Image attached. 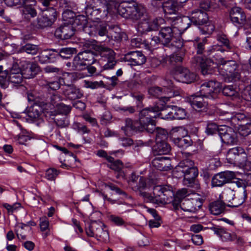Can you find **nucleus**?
Instances as JSON below:
<instances>
[{
  "label": "nucleus",
  "instance_id": "ddd939ff",
  "mask_svg": "<svg viewBox=\"0 0 251 251\" xmlns=\"http://www.w3.org/2000/svg\"><path fill=\"white\" fill-rule=\"evenodd\" d=\"M219 136L222 142L228 145H233L238 141L237 133L234 130L225 125H221Z\"/></svg>",
  "mask_w": 251,
  "mask_h": 251
},
{
  "label": "nucleus",
  "instance_id": "423d86ee",
  "mask_svg": "<svg viewBox=\"0 0 251 251\" xmlns=\"http://www.w3.org/2000/svg\"><path fill=\"white\" fill-rule=\"evenodd\" d=\"M187 26L182 27L183 29H187L193 24L195 25H201L207 24L209 19L207 14L201 9H196L191 11L189 16L176 18Z\"/></svg>",
  "mask_w": 251,
  "mask_h": 251
},
{
  "label": "nucleus",
  "instance_id": "7ed1b4c3",
  "mask_svg": "<svg viewBox=\"0 0 251 251\" xmlns=\"http://www.w3.org/2000/svg\"><path fill=\"white\" fill-rule=\"evenodd\" d=\"M207 41L206 38H204L201 41L194 43V47L198 55L194 56L191 60L192 64L201 68V72L204 76L212 73L211 66L214 64L212 60L205 56V45Z\"/></svg>",
  "mask_w": 251,
  "mask_h": 251
},
{
  "label": "nucleus",
  "instance_id": "412c9836",
  "mask_svg": "<svg viewBox=\"0 0 251 251\" xmlns=\"http://www.w3.org/2000/svg\"><path fill=\"white\" fill-rule=\"evenodd\" d=\"M58 54L56 49H47L41 52L37 58L41 64L53 63L58 59Z\"/></svg>",
  "mask_w": 251,
  "mask_h": 251
},
{
  "label": "nucleus",
  "instance_id": "13d9d810",
  "mask_svg": "<svg viewBox=\"0 0 251 251\" xmlns=\"http://www.w3.org/2000/svg\"><path fill=\"white\" fill-rule=\"evenodd\" d=\"M59 171L54 168H50L46 171L45 177L50 181L55 180Z\"/></svg>",
  "mask_w": 251,
  "mask_h": 251
},
{
  "label": "nucleus",
  "instance_id": "6e6d98bb",
  "mask_svg": "<svg viewBox=\"0 0 251 251\" xmlns=\"http://www.w3.org/2000/svg\"><path fill=\"white\" fill-rule=\"evenodd\" d=\"M110 164L107 165V167L110 169L119 172L124 167V164L121 160L119 159L115 160L113 157V160L111 162H108Z\"/></svg>",
  "mask_w": 251,
  "mask_h": 251
},
{
  "label": "nucleus",
  "instance_id": "774afa93",
  "mask_svg": "<svg viewBox=\"0 0 251 251\" xmlns=\"http://www.w3.org/2000/svg\"><path fill=\"white\" fill-rule=\"evenodd\" d=\"M148 92L153 97L159 98L162 95V89L159 87H152L149 89Z\"/></svg>",
  "mask_w": 251,
  "mask_h": 251
},
{
  "label": "nucleus",
  "instance_id": "338daca9",
  "mask_svg": "<svg viewBox=\"0 0 251 251\" xmlns=\"http://www.w3.org/2000/svg\"><path fill=\"white\" fill-rule=\"evenodd\" d=\"M62 82H63L62 79H57L54 81H49L47 84L50 89L56 90L60 87L61 85L64 86V84H62Z\"/></svg>",
  "mask_w": 251,
  "mask_h": 251
},
{
  "label": "nucleus",
  "instance_id": "37998d69",
  "mask_svg": "<svg viewBox=\"0 0 251 251\" xmlns=\"http://www.w3.org/2000/svg\"><path fill=\"white\" fill-rule=\"evenodd\" d=\"M174 143L179 148H185L192 144V141L190 136H186L182 137H174Z\"/></svg>",
  "mask_w": 251,
  "mask_h": 251
},
{
  "label": "nucleus",
  "instance_id": "0eeeda50",
  "mask_svg": "<svg viewBox=\"0 0 251 251\" xmlns=\"http://www.w3.org/2000/svg\"><path fill=\"white\" fill-rule=\"evenodd\" d=\"M56 19V9L53 7H49L43 10L42 16L37 18L34 25L38 29H43L51 26Z\"/></svg>",
  "mask_w": 251,
  "mask_h": 251
},
{
  "label": "nucleus",
  "instance_id": "9d476101",
  "mask_svg": "<svg viewBox=\"0 0 251 251\" xmlns=\"http://www.w3.org/2000/svg\"><path fill=\"white\" fill-rule=\"evenodd\" d=\"M79 59L85 62L87 65H89V68L87 70H85L82 76H95L97 75V69L92 65L95 63L97 59L96 56H97V53L94 51L90 50H85L83 51L79 52L77 55Z\"/></svg>",
  "mask_w": 251,
  "mask_h": 251
},
{
  "label": "nucleus",
  "instance_id": "f8f14e48",
  "mask_svg": "<svg viewBox=\"0 0 251 251\" xmlns=\"http://www.w3.org/2000/svg\"><path fill=\"white\" fill-rule=\"evenodd\" d=\"M226 159L230 164L244 165L247 161V154L243 148L236 147L228 151Z\"/></svg>",
  "mask_w": 251,
  "mask_h": 251
},
{
  "label": "nucleus",
  "instance_id": "f03ea898",
  "mask_svg": "<svg viewBox=\"0 0 251 251\" xmlns=\"http://www.w3.org/2000/svg\"><path fill=\"white\" fill-rule=\"evenodd\" d=\"M135 0H120L115 3L116 6L119 4L117 11L119 14L126 19L138 20L146 14L145 8L141 5L135 3Z\"/></svg>",
  "mask_w": 251,
  "mask_h": 251
},
{
  "label": "nucleus",
  "instance_id": "a211bd4d",
  "mask_svg": "<svg viewBox=\"0 0 251 251\" xmlns=\"http://www.w3.org/2000/svg\"><path fill=\"white\" fill-rule=\"evenodd\" d=\"M30 62L27 60H17V62L13 63L9 71V78H23L25 66H28Z\"/></svg>",
  "mask_w": 251,
  "mask_h": 251
},
{
  "label": "nucleus",
  "instance_id": "e433bc0d",
  "mask_svg": "<svg viewBox=\"0 0 251 251\" xmlns=\"http://www.w3.org/2000/svg\"><path fill=\"white\" fill-rule=\"evenodd\" d=\"M26 68H24L23 78H33L41 73L40 67L36 64L32 63L29 68L26 66Z\"/></svg>",
  "mask_w": 251,
  "mask_h": 251
},
{
  "label": "nucleus",
  "instance_id": "6ab92c4d",
  "mask_svg": "<svg viewBox=\"0 0 251 251\" xmlns=\"http://www.w3.org/2000/svg\"><path fill=\"white\" fill-rule=\"evenodd\" d=\"M75 31L72 24L64 23L56 29L54 36L58 39L66 40L71 38L75 34Z\"/></svg>",
  "mask_w": 251,
  "mask_h": 251
},
{
  "label": "nucleus",
  "instance_id": "f257e3e1",
  "mask_svg": "<svg viewBox=\"0 0 251 251\" xmlns=\"http://www.w3.org/2000/svg\"><path fill=\"white\" fill-rule=\"evenodd\" d=\"M187 191L182 189L177 192V196L174 197L172 187L169 185H157L153 187L152 193L144 192L141 195L150 202L164 205L172 202L173 209L176 211L181 209L182 202L178 197H185L187 196Z\"/></svg>",
  "mask_w": 251,
  "mask_h": 251
},
{
  "label": "nucleus",
  "instance_id": "e2e57ef3",
  "mask_svg": "<svg viewBox=\"0 0 251 251\" xmlns=\"http://www.w3.org/2000/svg\"><path fill=\"white\" fill-rule=\"evenodd\" d=\"M146 184H146V178L145 177H143V176H140V178H139V181L138 183L136 186H134V190L135 191L139 190V191H140V195L141 196H142L147 201L150 202L149 201H148L147 200V199L146 198L144 197L141 195V193H142L143 192H141V190H140L141 189L145 188L146 187ZM144 192H144L143 193H144Z\"/></svg>",
  "mask_w": 251,
  "mask_h": 251
},
{
  "label": "nucleus",
  "instance_id": "a878e982",
  "mask_svg": "<svg viewBox=\"0 0 251 251\" xmlns=\"http://www.w3.org/2000/svg\"><path fill=\"white\" fill-rule=\"evenodd\" d=\"M73 67L76 70L81 71L69 73L70 74H74V75L72 76L70 78H83L85 76H82L81 74H83L85 70H87L89 68V65H87V63L82 60L79 59L78 56L77 55L74 59Z\"/></svg>",
  "mask_w": 251,
  "mask_h": 251
},
{
  "label": "nucleus",
  "instance_id": "4be33fe9",
  "mask_svg": "<svg viewBox=\"0 0 251 251\" xmlns=\"http://www.w3.org/2000/svg\"><path fill=\"white\" fill-rule=\"evenodd\" d=\"M158 19L152 20L143 19L140 22L137 26L138 31L142 34L152 31H156L159 28Z\"/></svg>",
  "mask_w": 251,
  "mask_h": 251
},
{
  "label": "nucleus",
  "instance_id": "79ce46f5",
  "mask_svg": "<svg viewBox=\"0 0 251 251\" xmlns=\"http://www.w3.org/2000/svg\"><path fill=\"white\" fill-rule=\"evenodd\" d=\"M161 39L160 36L151 35V41L146 40L143 43L145 49L151 51L158 44H161Z\"/></svg>",
  "mask_w": 251,
  "mask_h": 251
},
{
  "label": "nucleus",
  "instance_id": "c03bdc74",
  "mask_svg": "<svg viewBox=\"0 0 251 251\" xmlns=\"http://www.w3.org/2000/svg\"><path fill=\"white\" fill-rule=\"evenodd\" d=\"M153 130L151 133H154L156 136V142L161 141H166L168 139V132L164 129L156 127L155 126L153 128Z\"/></svg>",
  "mask_w": 251,
  "mask_h": 251
},
{
  "label": "nucleus",
  "instance_id": "473e14b6",
  "mask_svg": "<svg viewBox=\"0 0 251 251\" xmlns=\"http://www.w3.org/2000/svg\"><path fill=\"white\" fill-rule=\"evenodd\" d=\"M118 79H110V83H107L104 84L102 81H94L85 80L84 86L86 88L96 89L100 87H104L108 90H112L117 84Z\"/></svg>",
  "mask_w": 251,
  "mask_h": 251
},
{
  "label": "nucleus",
  "instance_id": "6e6552de",
  "mask_svg": "<svg viewBox=\"0 0 251 251\" xmlns=\"http://www.w3.org/2000/svg\"><path fill=\"white\" fill-rule=\"evenodd\" d=\"M221 66L220 67L219 73L223 76V78H240L238 65L234 60H224L221 58L220 60Z\"/></svg>",
  "mask_w": 251,
  "mask_h": 251
},
{
  "label": "nucleus",
  "instance_id": "aec40b11",
  "mask_svg": "<svg viewBox=\"0 0 251 251\" xmlns=\"http://www.w3.org/2000/svg\"><path fill=\"white\" fill-rule=\"evenodd\" d=\"M64 82L63 92L65 97L71 100L80 99L83 96V94L79 89L77 88L72 82L66 84L64 79H62Z\"/></svg>",
  "mask_w": 251,
  "mask_h": 251
},
{
  "label": "nucleus",
  "instance_id": "b1692460",
  "mask_svg": "<svg viewBox=\"0 0 251 251\" xmlns=\"http://www.w3.org/2000/svg\"><path fill=\"white\" fill-rule=\"evenodd\" d=\"M199 199H184L181 205V210L185 212L195 213L201 206Z\"/></svg>",
  "mask_w": 251,
  "mask_h": 251
},
{
  "label": "nucleus",
  "instance_id": "3c124183",
  "mask_svg": "<svg viewBox=\"0 0 251 251\" xmlns=\"http://www.w3.org/2000/svg\"><path fill=\"white\" fill-rule=\"evenodd\" d=\"M21 12L23 17L27 20L36 17L37 15L35 8H21Z\"/></svg>",
  "mask_w": 251,
  "mask_h": 251
},
{
  "label": "nucleus",
  "instance_id": "8fccbe9b",
  "mask_svg": "<svg viewBox=\"0 0 251 251\" xmlns=\"http://www.w3.org/2000/svg\"><path fill=\"white\" fill-rule=\"evenodd\" d=\"M98 240L103 242H107L109 240V235L105 226L101 227L95 237Z\"/></svg>",
  "mask_w": 251,
  "mask_h": 251
},
{
  "label": "nucleus",
  "instance_id": "dca6fc26",
  "mask_svg": "<svg viewBox=\"0 0 251 251\" xmlns=\"http://www.w3.org/2000/svg\"><path fill=\"white\" fill-rule=\"evenodd\" d=\"M115 4L108 0H100L97 10L94 11L95 16L93 20L104 19L107 16L110 10L113 7H116Z\"/></svg>",
  "mask_w": 251,
  "mask_h": 251
},
{
  "label": "nucleus",
  "instance_id": "2eb2a0df",
  "mask_svg": "<svg viewBox=\"0 0 251 251\" xmlns=\"http://www.w3.org/2000/svg\"><path fill=\"white\" fill-rule=\"evenodd\" d=\"M100 54L102 59L105 62L103 66V70L113 69L117 62L115 58L116 54L113 50L109 48H103L101 50Z\"/></svg>",
  "mask_w": 251,
  "mask_h": 251
},
{
  "label": "nucleus",
  "instance_id": "1a4fd4ad",
  "mask_svg": "<svg viewBox=\"0 0 251 251\" xmlns=\"http://www.w3.org/2000/svg\"><path fill=\"white\" fill-rule=\"evenodd\" d=\"M108 24L104 22L93 21L89 23L83 27V32L90 36H104L109 37L107 29Z\"/></svg>",
  "mask_w": 251,
  "mask_h": 251
},
{
  "label": "nucleus",
  "instance_id": "58836bf2",
  "mask_svg": "<svg viewBox=\"0 0 251 251\" xmlns=\"http://www.w3.org/2000/svg\"><path fill=\"white\" fill-rule=\"evenodd\" d=\"M104 226V225L100 222L93 221L89 224L88 227L86 228V233L89 237H95L100 227Z\"/></svg>",
  "mask_w": 251,
  "mask_h": 251
},
{
  "label": "nucleus",
  "instance_id": "a18cd8bd",
  "mask_svg": "<svg viewBox=\"0 0 251 251\" xmlns=\"http://www.w3.org/2000/svg\"><path fill=\"white\" fill-rule=\"evenodd\" d=\"M46 73H56L59 75H61L58 77V78H62L63 77H71L72 76L74 75V74H70L68 72H64L63 70L59 69L58 68L54 67L53 66H47L44 68Z\"/></svg>",
  "mask_w": 251,
  "mask_h": 251
},
{
  "label": "nucleus",
  "instance_id": "bf43d9fd",
  "mask_svg": "<svg viewBox=\"0 0 251 251\" xmlns=\"http://www.w3.org/2000/svg\"><path fill=\"white\" fill-rule=\"evenodd\" d=\"M217 40L220 42L227 50L231 49V45L226 36L222 33H219L217 35Z\"/></svg>",
  "mask_w": 251,
  "mask_h": 251
},
{
  "label": "nucleus",
  "instance_id": "c85d7f7f",
  "mask_svg": "<svg viewBox=\"0 0 251 251\" xmlns=\"http://www.w3.org/2000/svg\"><path fill=\"white\" fill-rule=\"evenodd\" d=\"M158 7H160L161 10L164 12L167 18H170L168 17L169 15H176L178 10L177 3L173 0H168L164 2H160L158 5Z\"/></svg>",
  "mask_w": 251,
  "mask_h": 251
},
{
  "label": "nucleus",
  "instance_id": "f3484780",
  "mask_svg": "<svg viewBox=\"0 0 251 251\" xmlns=\"http://www.w3.org/2000/svg\"><path fill=\"white\" fill-rule=\"evenodd\" d=\"M125 62L131 66L141 65L146 61V57L140 51H129L124 57Z\"/></svg>",
  "mask_w": 251,
  "mask_h": 251
},
{
  "label": "nucleus",
  "instance_id": "393cba45",
  "mask_svg": "<svg viewBox=\"0 0 251 251\" xmlns=\"http://www.w3.org/2000/svg\"><path fill=\"white\" fill-rule=\"evenodd\" d=\"M210 229L224 242L233 241L236 238V235L234 233L230 232L227 229L222 226H212L210 227Z\"/></svg>",
  "mask_w": 251,
  "mask_h": 251
},
{
  "label": "nucleus",
  "instance_id": "f704fd0d",
  "mask_svg": "<svg viewBox=\"0 0 251 251\" xmlns=\"http://www.w3.org/2000/svg\"><path fill=\"white\" fill-rule=\"evenodd\" d=\"M208 208L211 214L214 215H220L224 212L226 203L222 200H216L209 204Z\"/></svg>",
  "mask_w": 251,
  "mask_h": 251
},
{
  "label": "nucleus",
  "instance_id": "052dcab7",
  "mask_svg": "<svg viewBox=\"0 0 251 251\" xmlns=\"http://www.w3.org/2000/svg\"><path fill=\"white\" fill-rule=\"evenodd\" d=\"M174 117L176 119H184L186 118L187 113L183 108L175 106L174 107Z\"/></svg>",
  "mask_w": 251,
  "mask_h": 251
},
{
  "label": "nucleus",
  "instance_id": "5701e85b",
  "mask_svg": "<svg viewBox=\"0 0 251 251\" xmlns=\"http://www.w3.org/2000/svg\"><path fill=\"white\" fill-rule=\"evenodd\" d=\"M199 170L197 167L196 168H194V169L191 170L185 174H183V184L187 187L194 188L195 189L199 188L200 185L197 180V177L199 175Z\"/></svg>",
  "mask_w": 251,
  "mask_h": 251
},
{
  "label": "nucleus",
  "instance_id": "20e7f679",
  "mask_svg": "<svg viewBox=\"0 0 251 251\" xmlns=\"http://www.w3.org/2000/svg\"><path fill=\"white\" fill-rule=\"evenodd\" d=\"M162 110V107L158 105L150 106L144 108L139 111V121L142 128L147 130L148 132H151L156 126L154 118L159 115Z\"/></svg>",
  "mask_w": 251,
  "mask_h": 251
},
{
  "label": "nucleus",
  "instance_id": "a19ab883",
  "mask_svg": "<svg viewBox=\"0 0 251 251\" xmlns=\"http://www.w3.org/2000/svg\"><path fill=\"white\" fill-rule=\"evenodd\" d=\"M53 120L56 125L60 128L67 127L70 124L68 117L61 114H55Z\"/></svg>",
  "mask_w": 251,
  "mask_h": 251
},
{
  "label": "nucleus",
  "instance_id": "cd10ccee",
  "mask_svg": "<svg viewBox=\"0 0 251 251\" xmlns=\"http://www.w3.org/2000/svg\"><path fill=\"white\" fill-rule=\"evenodd\" d=\"M187 101L196 110L201 111L207 108L208 102L204 100L202 96L192 95L188 97Z\"/></svg>",
  "mask_w": 251,
  "mask_h": 251
},
{
  "label": "nucleus",
  "instance_id": "c756f323",
  "mask_svg": "<svg viewBox=\"0 0 251 251\" xmlns=\"http://www.w3.org/2000/svg\"><path fill=\"white\" fill-rule=\"evenodd\" d=\"M247 198V191L245 188H242L236 191L231 203H228L226 206L229 207H237L241 205Z\"/></svg>",
  "mask_w": 251,
  "mask_h": 251
},
{
  "label": "nucleus",
  "instance_id": "680f3d73",
  "mask_svg": "<svg viewBox=\"0 0 251 251\" xmlns=\"http://www.w3.org/2000/svg\"><path fill=\"white\" fill-rule=\"evenodd\" d=\"M222 88H223V93L225 96L232 97L236 93L235 89L233 85L222 86Z\"/></svg>",
  "mask_w": 251,
  "mask_h": 251
},
{
  "label": "nucleus",
  "instance_id": "0e129e2a",
  "mask_svg": "<svg viewBox=\"0 0 251 251\" xmlns=\"http://www.w3.org/2000/svg\"><path fill=\"white\" fill-rule=\"evenodd\" d=\"M71 110V107L70 106L61 103L58 106L56 114H61L67 116V115L70 112Z\"/></svg>",
  "mask_w": 251,
  "mask_h": 251
},
{
  "label": "nucleus",
  "instance_id": "09e8293b",
  "mask_svg": "<svg viewBox=\"0 0 251 251\" xmlns=\"http://www.w3.org/2000/svg\"><path fill=\"white\" fill-rule=\"evenodd\" d=\"M198 26L201 33L203 35H210L215 29L214 25L209 21L207 24H204Z\"/></svg>",
  "mask_w": 251,
  "mask_h": 251
},
{
  "label": "nucleus",
  "instance_id": "2f4dec72",
  "mask_svg": "<svg viewBox=\"0 0 251 251\" xmlns=\"http://www.w3.org/2000/svg\"><path fill=\"white\" fill-rule=\"evenodd\" d=\"M152 165L161 171H166L170 169L171 160L167 157H156L152 161Z\"/></svg>",
  "mask_w": 251,
  "mask_h": 251
},
{
  "label": "nucleus",
  "instance_id": "4d7b16f0",
  "mask_svg": "<svg viewBox=\"0 0 251 251\" xmlns=\"http://www.w3.org/2000/svg\"><path fill=\"white\" fill-rule=\"evenodd\" d=\"M86 18L85 16L78 15L75 18L73 25H74L80 26V27H78V29L82 28V31L83 32V27L88 24L86 23Z\"/></svg>",
  "mask_w": 251,
  "mask_h": 251
},
{
  "label": "nucleus",
  "instance_id": "864d4df0",
  "mask_svg": "<svg viewBox=\"0 0 251 251\" xmlns=\"http://www.w3.org/2000/svg\"><path fill=\"white\" fill-rule=\"evenodd\" d=\"M234 192L235 191L230 188H226L220 195V198L223 200V201L230 203L234 196Z\"/></svg>",
  "mask_w": 251,
  "mask_h": 251
},
{
  "label": "nucleus",
  "instance_id": "bb28decb",
  "mask_svg": "<svg viewBox=\"0 0 251 251\" xmlns=\"http://www.w3.org/2000/svg\"><path fill=\"white\" fill-rule=\"evenodd\" d=\"M230 18L231 22L236 26L241 25L246 23V15L239 7H233L230 10Z\"/></svg>",
  "mask_w": 251,
  "mask_h": 251
},
{
  "label": "nucleus",
  "instance_id": "39448f33",
  "mask_svg": "<svg viewBox=\"0 0 251 251\" xmlns=\"http://www.w3.org/2000/svg\"><path fill=\"white\" fill-rule=\"evenodd\" d=\"M176 28L175 27L164 26L160 28L158 33L161 39V45L174 51L181 48L182 41L175 36Z\"/></svg>",
  "mask_w": 251,
  "mask_h": 251
},
{
  "label": "nucleus",
  "instance_id": "de8ad7c7",
  "mask_svg": "<svg viewBox=\"0 0 251 251\" xmlns=\"http://www.w3.org/2000/svg\"><path fill=\"white\" fill-rule=\"evenodd\" d=\"M58 54V59L61 57L63 59H69L71 58L75 50L74 48H62L56 49Z\"/></svg>",
  "mask_w": 251,
  "mask_h": 251
},
{
  "label": "nucleus",
  "instance_id": "c9c22d12",
  "mask_svg": "<svg viewBox=\"0 0 251 251\" xmlns=\"http://www.w3.org/2000/svg\"><path fill=\"white\" fill-rule=\"evenodd\" d=\"M153 151L156 154H167L171 151L170 145L166 141L156 142L153 147Z\"/></svg>",
  "mask_w": 251,
  "mask_h": 251
},
{
  "label": "nucleus",
  "instance_id": "603ef678",
  "mask_svg": "<svg viewBox=\"0 0 251 251\" xmlns=\"http://www.w3.org/2000/svg\"><path fill=\"white\" fill-rule=\"evenodd\" d=\"M220 126H218L217 124L212 122H208L207 124L205 132L207 135H212L218 134L219 135V131Z\"/></svg>",
  "mask_w": 251,
  "mask_h": 251
},
{
  "label": "nucleus",
  "instance_id": "9b49d317",
  "mask_svg": "<svg viewBox=\"0 0 251 251\" xmlns=\"http://www.w3.org/2000/svg\"><path fill=\"white\" fill-rule=\"evenodd\" d=\"M222 87L221 83L215 79L211 80L201 85L200 92L203 97L213 100L217 97V94Z\"/></svg>",
  "mask_w": 251,
  "mask_h": 251
},
{
  "label": "nucleus",
  "instance_id": "4468645a",
  "mask_svg": "<svg viewBox=\"0 0 251 251\" xmlns=\"http://www.w3.org/2000/svg\"><path fill=\"white\" fill-rule=\"evenodd\" d=\"M235 174L231 171H224L215 175L211 180L212 187H222L230 182L235 177Z\"/></svg>",
  "mask_w": 251,
  "mask_h": 251
},
{
  "label": "nucleus",
  "instance_id": "5fc2aeb1",
  "mask_svg": "<svg viewBox=\"0 0 251 251\" xmlns=\"http://www.w3.org/2000/svg\"><path fill=\"white\" fill-rule=\"evenodd\" d=\"M125 122V126L122 127V129L124 130L126 134H127L126 132L128 131L137 132L138 130H139L138 128L135 126V125L137 124L136 122H133L131 119L129 118L126 119Z\"/></svg>",
  "mask_w": 251,
  "mask_h": 251
},
{
  "label": "nucleus",
  "instance_id": "7c9ffc66",
  "mask_svg": "<svg viewBox=\"0 0 251 251\" xmlns=\"http://www.w3.org/2000/svg\"><path fill=\"white\" fill-rule=\"evenodd\" d=\"M171 75L175 77H184L185 78H195L196 75L191 73L187 68L182 66H176L171 69L169 71Z\"/></svg>",
  "mask_w": 251,
  "mask_h": 251
},
{
  "label": "nucleus",
  "instance_id": "ea45409f",
  "mask_svg": "<svg viewBox=\"0 0 251 251\" xmlns=\"http://www.w3.org/2000/svg\"><path fill=\"white\" fill-rule=\"evenodd\" d=\"M100 0H90L86 3L85 7V13L87 17L92 20L94 19L95 14L94 11L97 10L98 5L100 4Z\"/></svg>",
  "mask_w": 251,
  "mask_h": 251
},
{
  "label": "nucleus",
  "instance_id": "4c0bfd02",
  "mask_svg": "<svg viewBox=\"0 0 251 251\" xmlns=\"http://www.w3.org/2000/svg\"><path fill=\"white\" fill-rule=\"evenodd\" d=\"M197 168L195 165L193 160L190 159H185L181 161L177 165V170L179 172L185 174L191 170Z\"/></svg>",
  "mask_w": 251,
  "mask_h": 251
},
{
  "label": "nucleus",
  "instance_id": "49530a36",
  "mask_svg": "<svg viewBox=\"0 0 251 251\" xmlns=\"http://www.w3.org/2000/svg\"><path fill=\"white\" fill-rule=\"evenodd\" d=\"M39 50L38 46L31 44H26L21 47L19 51L20 52H25L28 54L35 55L38 53Z\"/></svg>",
  "mask_w": 251,
  "mask_h": 251
},
{
  "label": "nucleus",
  "instance_id": "72a5a7b5",
  "mask_svg": "<svg viewBox=\"0 0 251 251\" xmlns=\"http://www.w3.org/2000/svg\"><path fill=\"white\" fill-rule=\"evenodd\" d=\"M25 112L27 116L32 120H36L39 118L43 112V108L41 105L37 102L27 107Z\"/></svg>",
  "mask_w": 251,
  "mask_h": 251
},
{
  "label": "nucleus",
  "instance_id": "69168bd1",
  "mask_svg": "<svg viewBox=\"0 0 251 251\" xmlns=\"http://www.w3.org/2000/svg\"><path fill=\"white\" fill-rule=\"evenodd\" d=\"M106 186L109 188L111 190L115 191L116 194L120 195H123L125 198L127 197V194H126V193L123 191L116 185L111 183H109L106 184Z\"/></svg>",
  "mask_w": 251,
  "mask_h": 251
}]
</instances>
